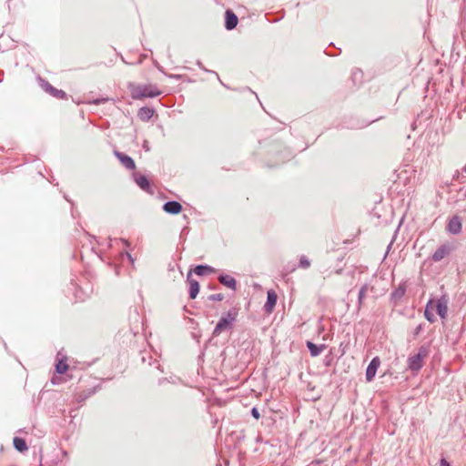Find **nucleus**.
<instances>
[{
    "mask_svg": "<svg viewBox=\"0 0 466 466\" xmlns=\"http://www.w3.org/2000/svg\"><path fill=\"white\" fill-rule=\"evenodd\" d=\"M153 108L144 106L138 110L137 116L142 121H148L154 115Z\"/></svg>",
    "mask_w": 466,
    "mask_h": 466,
    "instance_id": "obj_18",
    "label": "nucleus"
},
{
    "mask_svg": "<svg viewBox=\"0 0 466 466\" xmlns=\"http://www.w3.org/2000/svg\"><path fill=\"white\" fill-rule=\"evenodd\" d=\"M163 209L169 214H178L182 210V206L177 201H167L164 204Z\"/></svg>",
    "mask_w": 466,
    "mask_h": 466,
    "instance_id": "obj_12",
    "label": "nucleus"
},
{
    "mask_svg": "<svg viewBox=\"0 0 466 466\" xmlns=\"http://www.w3.org/2000/svg\"><path fill=\"white\" fill-rule=\"evenodd\" d=\"M68 365L66 360H59L56 365V370L58 374H64L67 371Z\"/></svg>",
    "mask_w": 466,
    "mask_h": 466,
    "instance_id": "obj_22",
    "label": "nucleus"
},
{
    "mask_svg": "<svg viewBox=\"0 0 466 466\" xmlns=\"http://www.w3.org/2000/svg\"><path fill=\"white\" fill-rule=\"evenodd\" d=\"M105 101H106V98L96 99V100H94V104L99 105V104H101V103H103Z\"/></svg>",
    "mask_w": 466,
    "mask_h": 466,
    "instance_id": "obj_29",
    "label": "nucleus"
},
{
    "mask_svg": "<svg viewBox=\"0 0 466 466\" xmlns=\"http://www.w3.org/2000/svg\"><path fill=\"white\" fill-rule=\"evenodd\" d=\"M310 266V261L305 257L301 256L299 259V267L308 268Z\"/></svg>",
    "mask_w": 466,
    "mask_h": 466,
    "instance_id": "obj_24",
    "label": "nucleus"
},
{
    "mask_svg": "<svg viewBox=\"0 0 466 466\" xmlns=\"http://www.w3.org/2000/svg\"><path fill=\"white\" fill-rule=\"evenodd\" d=\"M431 304H432V300H430L427 303V306H426V309H425V311H424V317L426 318V319L428 321H430L431 323H433L436 320V319H435V316L432 313V311L430 309V307H431Z\"/></svg>",
    "mask_w": 466,
    "mask_h": 466,
    "instance_id": "obj_21",
    "label": "nucleus"
},
{
    "mask_svg": "<svg viewBox=\"0 0 466 466\" xmlns=\"http://www.w3.org/2000/svg\"><path fill=\"white\" fill-rule=\"evenodd\" d=\"M144 147L146 148V150H148L147 146L144 145Z\"/></svg>",
    "mask_w": 466,
    "mask_h": 466,
    "instance_id": "obj_33",
    "label": "nucleus"
},
{
    "mask_svg": "<svg viewBox=\"0 0 466 466\" xmlns=\"http://www.w3.org/2000/svg\"><path fill=\"white\" fill-rule=\"evenodd\" d=\"M447 230L453 235H457L461 230V219L458 216L452 217L448 223Z\"/></svg>",
    "mask_w": 466,
    "mask_h": 466,
    "instance_id": "obj_8",
    "label": "nucleus"
},
{
    "mask_svg": "<svg viewBox=\"0 0 466 466\" xmlns=\"http://www.w3.org/2000/svg\"><path fill=\"white\" fill-rule=\"evenodd\" d=\"M423 329L422 324L418 325L414 329V335L417 336L420 333V331Z\"/></svg>",
    "mask_w": 466,
    "mask_h": 466,
    "instance_id": "obj_27",
    "label": "nucleus"
},
{
    "mask_svg": "<svg viewBox=\"0 0 466 466\" xmlns=\"http://www.w3.org/2000/svg\"><path fill=\"white\" fill-rule=\"evenodd\" d=\"M307 348L309 349V353L312 357H317L324 350L326 346L324 344L316 345L315 343H313L311 341H308Z\"/></svg>",
    "mask_w": 466,
    "mask_h": 466,
    "instance_id": "obj_16",
    "label": "nucleus"
},
{
    "mask_svg": "<svg viewBox=\"0 0 466 466\" xmlns=\"http://www.w3.org/2000/svg\"><path fill=\"white\" fill-rule=\"evenodd\" d=\"M238 312L236 309H230L228 310L225 315H223L218 322L217 323L214 330L213 335L218 336L221 334L224 330L230 329L234 322L237 319Z\"/></svg>",
    "mask_w": 466,
    "mask_h": 466,
    "instance_id": "obj_3",
    "label": "nucleus"
},
{
    "mask_svg": "<svg viewBox=\"0 0 466 466\" xmlns=\"http://www.w3.org/2000/svg\"><path fill=\"white\" fill-rule=\"evenodd\" d=\"M133 177L136 184L144 191L151 192L150 182L147 177L138 172L133 173Z\"/></svg>",
    "mask_w": 466,
    "mask_h": 466,
    "instance_id": "obj_6",
    "label": "nucleus"
},
{
    "mask_svg": "<svg viewBox=\"0 0 466 466\" xmlns=\"http://www.w3.org/2000/svg\"><path fill=\"white\" fill-rule=\"evenodd\" d=\"M115 155L126 168L129 170H133L136 168L135 161L129 156L117 151L115 152Z\"/></svg>",
    "mask_w": 466,
    "mask_h": 466,
    "instance_id": "obj_10",
    "label": "nucleus"
},
{
    "mask_svg": "<svg viewBox=\"0 0 466 466\" xmlns=\"http://www.w3.org/2000/svg\"><path fill=\"white\" fill-rule=\"evenodd\" d=\"M360 73H361V72H359V71L355 72V73L353 74L354 77H356V76H357L359 74H360Z\"/></svg>",
    "mask_w": 466,
    "mask_h": 466,
    "instance_id": "obj_32",
    "label": "nucleus"
},
{
    "mask_svg": "<svg viewBox=\"0 0 466 466\" xmlns=\"http://www.w3.org/2000/svg\"><path fill=\"white\" fill-rule=\"evenodd\" d=\"M440 466H451V464L445 459H441L440 461Z\"/></svg>",
    "mask_w": 466,
    "mask_h": 466,
    "instance_id": "obj_28",
    "label": "nucleus"
},
{
    "mask_svg": "<svg viewBox=\"0 0 466 466\" xmlns=\"http://www.w3.org/2000/svg\"><path fill=\"white\" fill-rule=\"evenodd\" d=\"M121 241L126 245V246H128V242L125 239H121Z\"/></svg>",
    "mask_w": 466,
    "mask_h": 466,
    "instance_id": "obj_31",
    "label": "nucleus"
},
{
    "mask_svg": "<svg viewBox=\"0 0 466 466\" xmlns=\"http://www.w3.org/2000/svg\"><path fill=\"white\" fill-rule=\"evenodd\" d=\"M195 273L198 276H203L207 273H211L214 271V268L208 265H198L194 269Z\"/></svg>",
    "mask_w": 466,
    "mask_h": 466,
    "instance_id": "obj_20",
    "label": "nucleus"
},
{
    "mask_svg": "<svg viewBox=\"0 0 466 466\" xmlns=\"http://www.w3.org/2000/svg\"><path fill=\"white\" fill-rule=\"evenodd\" d=\"M430 354V346L422 345L419 348L418 352L408 358V369L414 373L419 372L423 367L424 360Z\"/></svg>",
    "mask_w": 466,
    "mask_h": 466,
    "instance_id": "obj_1",
    "label": "nucleus"
},
{
    "mask_svg": "<svg viewBox=\"0 0 466 466\" xmlns=\"http://www.w3.org/2000/svg\"><path fill=\"white\" fill-rule=\"evenodd\" d=\"M406 284L400 283L399 287L391 293V299L395 302L400 300L406 292Z\"/></svg>",
    "mask_w": 466,
    "mask_h": 466,
    "instance_id": "obj_17",
    "label": "nucleus"
},
{
    "mask_svg": "<svg viewBox=\"0 0 466 466\" xmlns=\"http://www.w3.org/2000/svg\"><path fill=\"white\" fill-rule=\"evenodd\" d=\"M367 290H368V285L365 284V285H363L360 288V289L359 291V298H358V306H359V308H360V306H361V304L363 302V299L365 298Z\"/></svg>",
    "mask_w": 466,
    "mask_h": 466,
    "instance_id": "obj_23",
    "label": "nucleus"
},
{
    "mask_svg": "<svg viewBox=\"0 0 466 466\" xmlns=\"http://www.w3.org/2000/svg\"><path fill=\"white\" fill-rule=\"evenodd\" d=\"M126 255H127V257L131 261L133 260V259H132V257H131V255H130L129 253H127H127H126Z\"/></svg>",
    "mask_w": 466,
    "mask_h": 466,
    "instance_id": "obj_30",
    "label": "nucleus"
},
{
    "mask_svg": "<svg viewBox=\"0 0 466 466\" xmlns=\"http://www.w3.org/2000/svg\"><path fill=\"white\" fill-rule=\"evenodd\" d=\"M191 273L187 275V282L189 285V298L194 299L199 292V284L196 279L190 278Z\"/></svg>",
    "mask_w": 466,
    "mask_h": 466,
    "instance_id": "obj_14",
    "label": "nucleus"
},
{
    "mask_svg": "<svg viewBox=\"0 0 466 466\" xmlns=\"http://www.w3.org/2000/svg\"><path fill=\"white\" fill-rule=\"evenodd\" d=\"M251 415L256 419L258 420L260 418V414L258 410L256 407H253L251 410Z\"/></svg>",
    "mask_w": 466,
    "mask_h": 466,
    "instance_id": "obj_26",
    "label": "nucleus"
},
{
    "mask_svg": "<svg viewBox=\"0 0 466 466\" xmlns=\"http://www.w3.org/2000/svg\"><path fill=\"white\" fill-rule=\"evenodd\" d=\"M238 16L231 11H226V23L225 26L228 30L234 29L238 25Z\"/></svg>",
    "mask_w": 466,
    "mask_h": 466,
    "instance_id": "obj_13",
    "label": "nucleus"
},
{
    "mask_svg": "<svg viewBox=\"0 0 466 466\" xmlns=\"http://www.w3.org/2000/svg\"><path fill=\"white\" fill-rule=\"evenodd\" d=\"M13 443L15 448L21 452L25 451L28 449L25 440L22 438L15 437L13 440Z\"/></svg>",
    "mask_w": 466,
    "mask_h": 466,
    "instance_id": "obj_19",
    "label": "nucleus"
},
{
    "mask_svg": "<svg viewBox=\"0 0 466 466\" xmlns=\"http://www.w3.org/2000/svg\"><path fill=\"white\" fill-rule=\"evenodd\" d=\"M161 92L156 86L153 85H137L131 88V96L134 99H142L145 97H156L159 96Z\"/></svg>",
    "mask_w": 466,
    "mask_h": 466,
    "instance_id": "obj_2",
    "label": "nucleus"
},
{
    "mask_svg": "<svg viewBox=\"0 0 466 466\" xmlns=\"http://www.w3.org/2000/svg\"><path fill=\"white\" fill-rule=\"evenodd\" d=\"M43 88L45 91H46L47 93H49L50 95H52L53 96L56 97V98H60V99H65L66 98V94L65 91L63 90H60V89H56L51 84H49L48 82H45L43 85H42Z\"/></svg>",
    "mask_w": 466,
    "mask_h": 466,
    "instance_id": "obj_11",
    "label": "nucleus"
},
{
    "mask_svg": "<svg viewBox=\"0 0 466 466\" xmlns=\"http://www.w3.org/2000/svg\"><path fill=\"white\" fill-rule=\"evenodd\" d=\"M464 171H465V173H466V165H465V167H464Z\"/></svg>",
    "mask_w": 466,
    "mask_h": 466,
    "instance_id": "obj_34",
    "label": "nucleus"
},
{
    "mask_svg": "<svg viewBox=\"0 0 466 466\" xmlns=\"http://www.w3.org/2000/svg\"><path fill=\"white\" fill-rule=\"evenodd\" d=\"M278 296L276 292L272 289L268 290L267 293V301L264 305V309L267 313H271L277 304Z\"/></svg>",
    "mask_w": 466,
    "mask_h": 466,
    "instance_id": "obj_7",
    "label": "nucleus"
},
{
    "mask_svg": "<svg viewBox=\"0 0 466 466\" xmlns=\"http://www.w3.org/2000/svg\"><path fill=\"white\" fill-rule=\"evenodd\" d=\"M218 280L222 285H224L233 290H235L237 288L236 279L229 275H220L218 277Z\"/></svg>",
    "mask_w": 466,
    "mask_h": 466,
    "instance_id": "obj_15",
    "label": "nucleus"
},
{
    "mask_svg": "<svg viewBox=\"0 0 466 466\" xmlns=\"http://www.w3.org/2000/svg\"><path fill=\"white\" fill-rule=\"evenodd\" d=\"M380 358L374 357L371 360V361L370 362V364L368 365L367 370H366V380L367 381L370 382L375 378L377 370L380 367Z\"/></svg>",
    "mask_w": 466,
    "mask_h": 466,
    "instance_id": "obj_5",
    "label": "nucleus"
},
{
    "mask_svg": "<svg viewBox=\"0 0 466 466\" xmlns=\"http://www.w3.org/2000/svg\"><path fill=\"white\" fill-rule=\"evenodd\" d=\"M223 298H224V297H223V295H222V294H220V293H218V294H213V295H211V296L209 297V299H210L211 300H215V301H220V300H222V299H223Z\"/></svg>",
    "mask_w": 466,
    "mask_h": 466,
    "instance_id": "obj_25",
    "label": "nucleus"
},
{
    "mask_svg": "<svg viewBox=\"0 0 466 466\" xmlns=\"http://www.w3.org/2000/svg\"><path fill=\"white\" fill-rule=\"evenodd\" d=\"M435 307H436L437 314L441 319H445L446 316H447V312H448V299H447V298L445 296L441 297L436 301Z\"/></svg>",
    "mask_w": 466,
    "mask_h": 466,
    "instance_id": "obj_9",
    "label": "nucleus"
},
{
    "mask_svg": "<svg viewBox=\"0 0 466 466\" xmlns=\"http://www.w3.org/2000/svg\"><path fill=\"white\" fill-rule=\"evenodd\" d=\"M452 250H453V247L451 244H442L432 254V260L435 262H439L441 259H443L445 257L450 255V253Z\"/></svg>",
    "mask_w": 466,
    "mask_h": 466,
    "instance_id": "obj_4",
    "label": "nucleus"
}]
</instances>
